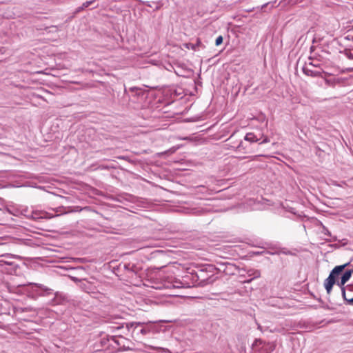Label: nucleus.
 <instances>
[{"instance_id":"nucleus-1","label":"nucleus","mask_w":353,"mask_h":353,"mask_svg":"<svg viewBox=\"0 0 353 353\" xmlns=\"http://www.w3.org/2000/svg\"><path fill=\"white\" fill-rule=\"evenodd\" d=\"M117 330H124L125 334H130L132 337L139 339L140 335L145 336L154 331V325L149 322H130L123 323L121 325L113 327Z\"/></svg>"},{"instance_id":"nucleus-2","label":"nucleus","mask_w":353,"mask_h":353,"mask_svg":"<svg viewBox=\"0 0 353 353\" xmlns=\"http://www.w3.org/2000/svg\"><path fill=\"white\" fill-rule=\"evenodd\" d=\"M349 264L350 262L344 265L336 266L330 272L328 277L324 281V287L328 294L331 293L332 287L335 283H336V285L341 288V290H342L343 288H345L344 285L346 283L345 281H342L341 278L340 281H336V277L345 269V267L349 265Z\"/></svg>"},{"instance_id":"nucleus-3","label":"nucleus","mask_w":353,"mask_h":353,"mask_svg":"<svg viewBox=\"0 0 353 353\" xmlns=\"http://www.w3.org/2000/svg\"><path fill=\"white\" fill-rule=\"evenodd\" d=\"M190 275L183 276V280L178 279L174 276H168L163 283V287L168 289L190 288V285L188 282Z\"/></svg>"},{"instance_id":"nucleus-4","label":"nucleus","mask_w":353,"mask_h":353,"mask_svg":"<svg viewBox=\"0 0 353 353\" xmlns=\"http://www.w3.org/2000/svg\"><path fill=\"white\" fill-rule=\"evenodd\" d=\"M29 286L37 288L39 290V291L36 290V292L37 294H39L40 296H49V295L53 294V290L52 289H50L48 287H46L42 284L29 283L28 284L19 285L18 287L26 288ZM54 297L52 300V304L56 305V304L59 303V302L57 301L59 294H58V292H55V293H54Z\"/></svg>"},{"instance_id":"nucleus-5","label":"nucleus","mask_w":353,"mask_h":353,"mask_svg":"<svg viewBox=\"0 0 353 353\" xmlns=\"http://www.w3.org/2000/svg\"><path fill=\"white\" fill-rule=\"evenodd\" d=\"M205 274L206 272L203 270H200L195 274H192L190 275V278L191 277L192 280V284L204 285L208 283L210 276H205Z\"/></svg>"},{"instance_id":"nucleus-6","label":"nucleus","mask_w":353,"mask_h":353,"mask_svg":"<svg viewBox=\"0 0 353 353\" xmlns=\"http://www.w3.org/2000/svg\"><path fill=\"white\" fill-rule=\"evenodd\" d=\"M247 274L248 276H251L252 278L245 281V283H250L253 279L259 278L261 276V272L259 270L250 269L247 271Z\"/></svg>"},{"instance_id":"nucleus-7","label":"nucleus","mask_w":353,"mask_h":353,"mask_svg":"<svg viewBox=\"0 0 353 353\" xmlns=\"http://www.w3.org/2000/svg\"><path fill=\"white\" fill-rule=\"evenodd\" d=\"M303 72L307 76L320 77L321 75V71H314V70H310L308 68L307 66L304 67L303 68Z\"/></svg>"},{"instance_id":"nucleus-8","label":"nucleus","mask_w":353,"mask_h":353,"mask_svg":"<svg viewBox=\"0 0 353 353\" xmlns=\"http://www.w3.org/2000/svg\"><path fill=\"white\" fill-rule=\"evenodd\" d=\"M184 46L188 49H191V50H196L197 48L199 46H202V43H201L200 39H197L196 43H185Z\"/></svg>"},{"instance_id":"nucleus-9","label":"nucleus","mask_w":353,"mask_h":353,"mask_svg":"<svg viewBox=\"0 0 353 353\" xmlns=\"http://www.w3.org/2000/svg\"><path fill=\"white\" fill-rule=\"evenodd\" d=\"M95 1V0H92V1H85L84 2L81 6H79L78 7L75 11H74V14H77V13H79L81 11H82L83 10H84L85 8H88V6H90V5H92L94 2Z\"/></svg>"},{"instance_id":"nucleus-10","label":"nucleus","mask_w":353,"mask_h":353,"mask_svg":"<svg viewBox=\"0 0 353 353\" xmlns=\"http://www.w3.org/2000/svg\"><path fill=\"white\" fill-rule=\"evenodd\" d=\"M245 140L250 143L258 141V139L256 138V135L252 132H249L245 134Z\"/></svg>"},{"instance_id":"nucleus-11","label":"nucleus","mask_w":353,"mask_h":353,"mask_svg":"<svg viewBox=\"0 0 353 353\" xmlns=\"http://www.w3.org/2000/svg\"><path fill=\"white\" fill-rule=\"evenodd\" d=\"M352 274V270L345 271L343 276H341L342 281H345V283H347L350 279Z\"/></svg>"},{"instance_id":"nucleus-12","label":"nucleus","mask_w":353,"mask_h":353,"mask_svg":"<svg viewBox=\"0 0 353 353\" xmlns=\"http://www.w3.org/2000/svg\"><path fill=\"white\" fill-rule=\"evenodd\" d=\"M264 343V342L261 339H256L254 342L252 344V346L254 348H256L259 346L262 345Z\"/></svg>"},{"instance_id":"nucleus-13","label":"nucleus","mask_w":353,"mask_h":353,"mask_svg":"<svg viewBox=\"0 0 353 353\" xmlns=\"http://www.w3.org/2000/svg\"><path fill=\"white\" fill-rule=\"evenodd\" d=\"M345 54L348 59L353 60V50H346Z\"/></svg>"},{"instance_id":"nucleus-14","label":"nucleus","mask_w":353,"mask_h":353,"mask_svg":"<svg viewBox=\"0 0 353 353\" xmlns=\"http://www.w3.org/2000/svg\"><path fill=\"white\" fill-rule=\"evenodd\" d=\"M346 290H347V288H343V289L341 290V294H342V296L343 298V299L347 303V300L349 299H347L346 297Z\"/></svg>"},{"instance_id":"nucleus-15","label":"nucleus","mask_w":353,"mask_h":353,"mask_svg":"<svg viewBox=\"0 0 353 353\" xmlns=\"http://www.w3.org/2000/svg\"><path fill=\"white\" fill-rule=\"evenodd\" d=\"M223 42V37L222 36H219L216 39V41H215V44L216 46H219Z\"/></svg>"},{"instance_id":"nucleus-16","label":"nucleus","mask_w":353,"mask_h":353,"mask_svg":"<svg viewBox=\"0 0 353 353\" xmlns=\"http://www.w3.org/2000/svg\"><path fill=\"white\" fill-rule=\"evenodd\" d=\"M347 290L353 292V284H349L346 285Z\"/></svg>"},{"instance_id":"nucleus-17","label":"nucleus","mask_w":353,"mask_h":353,"mask_svg":"<svg viewBox=\"0 0 353 353\" xmlns=\"http://www.w3.org/2000/svg\"><path fill=\"white\" fill-rule=\"evenodd\" d=\"M155 349H158V350H159L161 352H163V353L169 352V350H168V349H165V348H163V347H156Z\"/></svg>"},{"instance_id":"nucleus-18","label":"nucleus","mask_w":353,"mask_h":353,"mask_svg":"<svg viewBox=\"0 0 353 353\" xmlns=\"http://www.w3.org/2000/svg\"><path fill=\"white\" fill-rule=\"evenodd\" d=\"M323 232H324L325 234H330V232H328L327 229L323 226Z\"/></svg>"},{"instance_id":"nucleus-19","label":"nucleus","mask_w":353,"mask_h":353,"mask_svg":"<svg viewBox=\"0 0 353 353\" xmlns=\"http://www.w3.org/2000/svg\"><path fill=\"white\" fill-rule=\"evenodd\" d=\"M347 303L350 305H353V297L347 300Z\"/></svg>"},{"instance_id":"nucleus-20","label":"nucleus","mask_w":353,"mask_h":353,"mask_svg":"<svg viewBox=\"0 0 353 353\" xmlns=\"http://www.w3.org/2000/svg\"><path fill=\"white\" fill-rule=\"evenodd\" d=\"M309 65H312L315 66V67H318L319 66V64H317L316 63H312V62H310L309 63Z\"/></svg>"},{"instance_id":"nucleus-21","label":"nucleus","mask_w":353,"mask_h":353,"mask_svg":"<svg viewBox=\"0 0 353 353\" xmlns=\"http://www.w3.org/2000/svg\"><path fill=\"white\" fill-rule=\"evenodd\" d=\"M274 332H282V330L279 329H274Z\"/></svg>"},{"instance_id":"nucleus-22","label":"nucleus","mask_w":353,"mask_h":353,"mask_svg":"<svg viewBox=\"0 0 353 353\" xmlns=\"http://www.w3.org/2000/svg\"><path fill=\"white\" fill-rule=\"evenodd\" d=\"M274 347L272 345L270 346V352L273 351Z\"/></svg>"},{"instance_id":"nucleus-23","label":"nucleus","mask_w":353,"mask_h":353,"mask_svg":"<svg viewBox=\"0 0 353 353\" xmlns=\"http://www.w3.org/2000/svg\"><path fill=\"white\" fill-rule=\"evenodd\" d=\"M267 141H268V140H267V139H265V140H263L261 143H265V142H267Z\"/></svg>"},{"instance_id":"nucleus-24","label":"nucleus","mask_w":353,"mask_h":353,"mask_svg":"<svg viewBox=\"0 0 353 353\" xmlns=\"http://www.w3.org/2000/svg\"><path fill=\"white\" fill-rule=\"evenodd\" d=\"M161 322H171L170 321H165V320H163V321H160Z\"/></svg>"},{"instance_id":"nucleus-25","label":"nucleus","mask_w":353,"mask_h":353,"mask_svg":"<svg viewBox=\"0 0 353 353\" xmlns=\"http://www.w3.org/2000/svg\"><path fill=\"white\" fill-rule=\"evenodd\" d=\"M267 5H268V3L263 5L262 8H265Z\"/></svg>"},{"instance_id":"nucleus-26","label":"nucleus","mask_w":353,"mask_h":353,"mask_svg":"<svg viewBox=\"0 0 353 353\" xmlns=\"http://www.w3.org/2000/svg\"><path fill=\"white\" fill-rule=\"evenodd\" d=\"M242 145V142L239 145L238 148H241Z\"/></svg>"},{"instance_id":"nucleus-27","label":"nucleus","mask_w":353,"mask_h":353,"mask_svg":"<svg viewBox=\"0 0 353 353\" xmlns=\"http://www.w3.org/2000/svg\"><path fill=\"white\" fill-rule=\"evenodd\" d=\"M325 82L327 84H329V81L328 80H325Z\"/></svg>"},{"instance_id":"nucleus-28","label":"nucleus","mask_w":353,"mask_h":353,"mask_svg":"<svg viewBox=\"0 0 353 353\" xmlns=\"http://www.w3.org/2000/svg\"><path fill=\"white\" fill-rule=\"evenodd\" d=\"M58 214L54 215V216H58ZM51 217H54V216H52Z\"/></svg>"},{"instance_id":"nucleus-29","label":"nucleus","mask_w":353,"mask_h":353,"mask_svg":"<svg viewBox=\"0 0 353 353\" xmlns=\"http://www.w3.org/2000/svg\"><path fill=\"white\" fill-rule=\"evenodd\" d=\"M352 270V274H353V270Z\"/></svg>"}]
</instances>
